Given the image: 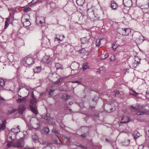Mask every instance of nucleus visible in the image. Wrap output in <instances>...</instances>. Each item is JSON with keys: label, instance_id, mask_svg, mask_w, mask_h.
<instances>
[{"label": "nucleus", "instance_id": "f257e3e1", "mask_svg": "<svg viewBox=\"0 0 149 149\" xmlns=\"http://www.w3.org/2000/svg\"><path fill=\"white\" fill-rule=\"evenodd\" d=\"M25 142L24 141V138L22 137L19 139V140L13 143L10 141H9L7 142V146L8 148H9L13 146L15 147L19 148L23 147L24 145Z\"/></svg>", "mask_w": 149, "mask_h": 149}, {"label": "nucleus", "instance_id": "f03ea898", "mask_svg": "<svg viewBox=\"0 0 149 149\" xmlns=\"http://www.w3.org/2000/svg\"><path fill=\"white\" fill-rule=\"evenodd\" d=\"M87 13L88 17L91 19H93L94 20H98L99 19L97 10L93 6H92L91 8L88 9Z\"/></svg>", "mask_w": 149, "mask_h": 149}, {"label": "nucleus", "instance_id": "7ed1b4c3", "mask_svg": "<svg viewBox=\"0 0 149 149\" xmlns=\"http://www.w3.org/2000/svg\"><path fill=\"white\" fill-rule=\"evenodd\" d=\"M137 107H135L133 106L131 107L130 109L134 111H137V114L138 115L143 114L144 113L149 114V111L148 112L146 113L144 112V108L145 106L144 105L140 106L139 105H136Z\"/></svg>", "mask_w": 149, "mask_h": 149}, {"label": "nucleus", "instance_id": "20e7f679", "mask_svg": "<svg viewBox=\"0 0 149 149\" xmlns=\"http://www.w3.org/2000/svg\"><path fill=\"white\" fill-rule=\"evenodd\" d=\"M23 61L24 62H25V65L26 67L32 64L34 62L33 58L30 57L25 58L23 60Z\"/></svg>", "mask_w": 149, "mask_h": 149}, {"label": "nucleus", "instance_id": "39448f33", "mask_svg": "<svg viewBox=\"0 0 149 149\" xmlns=\"http://www.w3.org/2000/svg\"><path fill=\"white\" fill-rule=\"evenodd\" d=\"M79 63L74 62L70 65V67L72 70H77L79 68Z\"/></svg>", "mask_w": 149, "mask_h": 149}, {"label": "nucleus", "instance_id": "423d86ee", "mask_svg": "<svg viewBox=\"0 0 149 149\" xmlns=\"http://www.w3.org/2000/svg\"><path fill=\"white\" fill-rule=\"evenodd\" d=\"M16 134H15L12 131H10L7 136V139L9 140L10 139L13 140L15 139L16 137Z\"/></svg>", "mask_w": 149, "mask_h": 149}, {"label": "nucleus", "instance_id": "0eeeda50", "mask_svg": "<svg viewBox=\"0 0 149 149\" xmlns=\"http://www.w3.org/2000/svg\"><path fill=\"white\" fill-rule=\"evenodd\" d=\"M26 108L24 105H19L18 107L17 110H18V113L20 114H23V113L25 110Z\"/></svg>", "mask_w": 149, "mask_h": 149}, {"label": "nucleus", "instance_id": "6e6552de", "mask_svg": "<svg viewBox=\"0 0 149 149\" xmlns=\"http://www.w3.org/2000/svg\"><path fill=\"white\" fill-rule=\"evenodd\" d=\"M31 97H32V99H31L30 100V105L33 106H35L36 104L37 101L33 94H32Z\"/></svg>", "mask_w": 149, "mask_h": 149}, {"label": "nucleus", "instance_id": "1a4fd4ad", "mask_svg": "<svg viewBox=\"0 0 149 149\" xmlns=\"http://www.w3.org/2000/svg\"><path fill=\"white\" fill-rule=\"evenodd\" d=\"M42 61L45 63L48 64L50 62L51 59L49 57L45 56L43 58Z\"/></svg>", "mask_w": 149, "mask_h": 149}, {"label": "nucleus", "instance_id": "9d476101", "mask_svg": "<svg viewBox=\"0 0 149 149\" xmlns=\"http://www.w3.org/2000/svg\"><path fill=\"white\" fill-rule=\"evenodd\" d=\"M35 123L33 125V127L34 128H38L40 126V122L38 119L35 118L34 120Z\"/></svg>", "mask_w": 149, "mask_h": 149}, {"label": "nucleus", "instance_id": "9b49d317", "mask_svg": "<svg viewBox=\"0 0 149 149\" xmlns=\"http://www.w3.org/2000/svg\"><path fill=\"white\" fill-rule=\"evenodd\" d=\"M123 3L124 5L127 7H129L132 3L131 0H123Z\"/></svg>", "mask_w": 149, "mask_h": 149}, {"label": "nucleus", "instance_id": "f8f14e48", "mask_svg": "<svg viewBox=\"0 0 149 149\" xmlns=\"http://www.w3.org/2000/svg\"><path fill=\"white\" fill-rule=\"evenodd\" d=\"M28 95V94L27 95L25 96V97H23V98H19V99H17L16 100L17 102V103H21V102H22V103H26V102L27 100H26V98H25Z\"/></svg>", "mask_w": 149, "mask_h": 149}, {"label": "nucleus", "instance_id": "ddd939ff", "mask_svg": "<svg viewBox=\"0 0 149 149\" xmlns=\"http://www.w3.org/2000/svg\"><path fill=\"white\" fill-rule=\"evenodd\" d=\"M10 131H12L15 134H17L20 132V129L19 128V126H17L16 128L11 129Z\"/></svg>", "mask_w": 149, "mask_h": 149}, {"label": "nucleus", "instance_id": "4468645a", "mask_svg": "<svg viewBox=\"0 0 149 149\" xmlns=\"http://www.w3.org/2000/svg\"><path fill=\"white\" fill-rule=\"evenodd\" d=\"M30 107L31 111L35 115H37L38 114V112L36 107L30 105Z\"/></svg>", "mask_w": 149, "mask_h": 149}, {"label": "nucleus", "instance_id": "2eb2a0df", "mask_svg": "<svg viewBox=\"0 0 149 149\" xmlns=\"http://www.w3.org/2000/svg\"><path fill=\"white\" fill-rule=\"evenodd\" d=\"M118 4L114 1H112L111 2V7L113 10L116 9L118 7Z\"/></svg>", "mask_w": 149, "mask_h": 149}, {"label": "nucleus", "instance_id": "dca6fc26", "mask_svg": "<svg viewBox=\"0 0 149 149\" xmlns=\"http://www.w3.org/2000/svg\"><path fill=\"white\" fill-rule=\"evenodd\" d=\"M80 41L81 43L82 44H85L89 42V40L87 38V37H83L80 38Z\"/></svg>", "mask_w": 149, "mask_h": 149}, {"label": "nucleus", "instance_id": "f3484780", "mask_svg": "<svg viewBox=\"0 0 149 149\" xmlns=\"http://www.w3.org/2000/svg\"><path fill=\"white\" fill-rule=\"evenodd\" d=\"M125 119L127 120L126 121L125 120L123 121H121L120 122V123H128L130 121V120L129 118L127 116H124L123 118H122L121 119V120H123V119Z\"/></svg>", "mask_w": 149, "mask_h": 149}, {"label": "nucleus", "instance_id": "a211bd4d", "mask_svg": "<svg viewBox=\"0 0 149 149\" xmlns=\"http://www.w3.org/2000/svg\"><path fill=\"white\" fill-rule=\"evenodd\" d=\"M133 136L134 139L136 140L140 136V134L137 131H135L134 133Z\"/></svg>", "mask_w": 149, "mask_h": 149}, {"label": "nucleus", "instance_id": "6ab92c4d", "mask_svg": "<svg viewBox=\"0 0 149 149\" xmlns=\"http://www.w3.org/2000/svg\"><path fill=\"white\" fill-rule=\"evenodd\" d=\"M6 121L4 120L2 123L0 125V131L3 130L6 127Z\"/></svg>", "mask_w": 149, "mask_h": 149}, {"label": "nucleus", "instance_id": "aec40b11", "mask_svg": "<svg viewBox=\"0 0 149 149\" xmlns=\"http://www.w3.org/2000/svg\"><path fill=\"white\" fill-rule=\"evenodd\" d=\"M28 17V15H24L22 17L21 20L23 24L24 22L29 20L27 18Z\"/></svg>", "mask_w": 149, "mask_h": 149}, {"label": "nucleus", "instance_id": "412c9836", "mask_svg": "<svg viewBox=\"0 0 149 149\" xmlns=\"http://www.w3.org/2000/svg\"><path fill=\"white\" fill-rule=\"evenodd\" d=\"M85 1V0H77L76 2L78 5L79 6H82Z\"/></svg>", "mask_w": 149, "mask_h": 149}, {"label": "nucleus", "instance_id": "4be33fe9", "mask_svg": "<svg viewBox=\"0 0 149 149\" xmlns=\"http://www.w3.org/2000/svg\"><path fill=\"white\" fill-rule=\"evenodd\" d=\"M55 67L57 70L58 69H63V68L62 65L59 63H56L55 64Z\"/></svg>", "mask_w": 149, "mask_h": 149}, {"label": "nucleus", "instance_id": "5701e85b", "mask_svg": "<svg viewBox=\"0 0 149 149\" xmlns=\"http://www.w3.org/2000/svg\"><path fill=\"white\" fill-rule=\"evenodd\" d=\"M124 35H127L129 34L130 32V29L129 28L123 29Z\"/></svg>", "mask_w": 149, "mask_h": 149}, {"label": "nucleus", "instance_id": "b1692460", "mask_svg": "<svg viewBox=\"0 0 149 149\" xmlns=\"http://www.w3.org/2000/svg\"><path fill=\"white\" fill-rule=\"evenodd\" d=\"M42 118H43V117ZM43 118L45 120H47L49 122L51 121L52 120L49 114H47Z\"/></svg>", "mask_w": 149, "mask_h": 149}, {"label": "nucleus", "instance_id": "393cba45", "mask_svg": "<svg viewBox=\"0 0 149 149\" xmlns=\"http://www.w3.org/2000/svg\"><path fill=\"white\" fill-rule=\"evenodd\" d=\"M41 67L40 66L36 67L34 69V72L36 73H38L41 70Z\"/></svg>", "mask_w": 149, "mask_h": 149}, {"label": "nucleus", "instance_id": "a878e982", "mask_svg": "<svg viewBox=\"0 0 149 149\" xmlns=\"http://www.w3.org/2000/svg\"><path fill=\"white\" fill-rule=\"evenodd\" d=\"M118 33L122 35H124V31L123 28H119L118 29Z\"/></svg>", "mask_w": 149, "mask_h": 149}, {"label": "nucleus", "instance_id": "bb28decb", "mask_svg": "<svg viewBox=\"0 0 149 149\" xmlns=\"http://www.w3.org/2000/svg\"><path fill=\"white\" fill-rule=\"evenodd\" d=\"M17 111V109H13L11 110H9L7 113L8 115H10L11 114L16 112Z\"/></svg>", "mask_w": 149, "mask_h": 149}, {"label": "nucleus", "instance_id": "cd10ccee", "mask_svg": "<svg viewBox=\"0 0 149 149\" xmlns=\"http://www.w3.org/2000/svg\"><path fill=\"white\" fill-rule=\"evenodd\" d=\"M59 38L56 37L55 39H56L58 40L61 41L63 40V38H65V36L63 35H60L59 36Z\"/></svg>", "mask_w": 149, "mask_h": 149}, {"label": "nucleus", "instance_id": "c85d7f7f", "mask_svg": "<svg viewBox=\"0 0 149 149\" xmlns=\"http://www.w3.org/2000/svg\"><path fill=\"white\" fill-rule=\"evenodd\" d=\"M23 24L24 26L26 27L29 26L31 24L29 20L24 22Z\"/></svg>", "mask_w": 149, "mask_h": 149}, {"label": "nucleus", "instance_id": "c756f323", "mask_svg": "<svg viewBox=\"0 0 149 149\" xmlns=\"http://www.w3.org/2000/svg\"><path fill=\"white\" fill-rule=\"evenodd\" d=\"M32 139L35 142H36L38 141V137L36 135H34L32 136Z\"/></svg>", "mask_w": 149, "mask_h": 149}, {"label": "nucleus", "instance_id": "7c9ffc66", "mask_svg": "<svg viewBox=\"0 0 149 149\" xmlns=\"http://www.w3.org/2000/svg\"><path fill=\"white\" fill-rule=\"evenodd\" d=\"M101 45V41L100 39H97L96 40L95 42V45L96 46L99 47Z\"/></svg>", "mask_w": 149, "mask_h": 149}, {"label": "nucleus", "instance_id": "2f4dec72", "mask_svg": "<svg viewBox=\"0 0 149 149\" xmlns=\"http://www.w3.org/2000/svg\"><path fill=\"white\" fill-rule=\"evenodd\" d=\"M42 131L43 132L45 133V134H48L49 132V128L47 127L44 128L43 129Z\"/></svg>", "mask_w": 149, "mask_h": 149}, {"label": "nucleus", "instance_id": "473e14b6", "mask_svg": "<svg viewBox=\"0 0 149 149\" xmlns=\"http://www.w3.org/2000/svg\"><path fill=\"white\" fill-rule=\"evenodd\" d=\"M140 59L137 56H135L134 58V62L136 63H137L139 64L140 63Z\"/></svg>", "mask_w": 149, "mask_h": 149}, {"label": "nucleus", "instance_id": "72a5a7b5", "mask_svg": "<svg viewBox=\"0 0 149 149\" xmlns=\"http://www.w3.org/2000/svg\"><path fill=\"white\" fill-rule=\"evenodd\" d=\"M144 40V38L142 36H140L139 38L137 39V41H139V42H143Z\"/></svg>", "mask_w": 149, "mask_h": 149}, {"label": "nucleus", "instance_id": "f704fd0d", "mask_svg": "<svg viewBox=\"0 0 149 149\" xmlns=\"http://www.w3.org/2000/svg\"><path fill=\"white\" fill-rule=\"evenodd\" d=\"M0 84L1 86L2 87H3L4 86L5 82L3 80L1 79L0 80Z\"/></svg>", "mask_w": 149, "mask_h": 149}, {"label": "nucleus", "instance_id": "c9c22d12", "mask_svg": "<svg viewBox=\"0 0 149 149\" xmlns=\"http://www.w3.org/2000/svg\"><path fill=\"white\" fill-rule=\"evenodd\" d=\"M9 21H8V20L5 21L4 29H6L8 26L9 25Z\"/></svg>", "mask_w": 149, "mask_h": 149}, {"label": "nucleus", "instance_id": "e433bc0d", "mask_svg": "<svg viewBox=\"0 0 149 149\" xmlns=\"http://www.w3.org/2000/svg\"><path fill=\"white\" fill-rule=\"evenodd\" d=\"M64 138L67 140L68 141L70 142H71L72 140L69 137H67L66 136H63Z\"/></svg>", "mask_w": 149, "mask_h": 149}, {"label": "nucleus", "instance_id": "4c0bfd02", "mask_svg": "<svg viewBox=\"0 0 149 149\" xmlns=\"http://www.w3.org/2000/svg\"><path fill=\"white\" fill-rule=\"evenodd\" d=\"M52 131L53 132L56 134H60L59 132L58 131L56 130V129L55 128H53L52 130Z\"/></svg>", "mask_w": 149, "mask_h": 149}, {"label": "nucleus", "instance_id": "58836bf2", "mask_svg": "<svg viewBox=\"0 0 149 149\" xmlns=\"http://www.w3.org/2000/svg\"><path fill=\"white\" fill-rule=\"evenodd\" d=\"M88 66L87 63H84L83 65V68L84 70H85L87 68Z\"/></svg>", "mask_w": 149, "mask_h": 149}, {"label": "nucleus", "instance_id": "ea45409f", "mask_svg": "<svg viewBox=\"0 0 149 149\" xmlns=\"http://www.w3.org/2000/svg\"><path fill=\"white\" fill-rule=\"evenodd\" d=\"M55 142L58 144H61V140L58 138L55 140Z\"/></svg>", "mask_w": 149, "mask_h": 149}, {"label": "nucleus", "instance_id": "a19ab883", "mask_svg": "<svg viewBox=\"0 0 149 149\" xmlns=\"http://www.w3.org/2000/svg\"><path fill=\"white\" fill-rule=\"evenodd\" d=\"M111 61H114L116 60L115 56L114 55H112L110 57Z\"/></svg>", "mask_w": 149, "mask_h": 149}, {"label": "nucleus", "instance_id": "79ce46f5", "mask_svg": "<svg viewBox=\"0 0 149 149\" xmlns=\"http://www.w3.org/2000/svg\"><path fill=\"white\" fill-rule=\"evenodd\" d=\"M31 10L30 8L29 7H27L24 8V11L25 12H27Z\"/></svg>", "mask_w": 149, "mask_h": 149}, {"label": "nucleus", "instance_id": "37998d69", "mask_svg": "<svg viewBox=\"0 0 149 149\" xmlns=\"http://www.w3.org/2000/svg\"><path fill=\"white\" fill-rule=\"evenodd\" d=\"M131 94H132V95H134L135 96H136L139 94V93H136V91H133L132 93H131Z\"/></svg>", "mask_w": 149, "mask_h": 149}, {"label": "nucleus", "instance_id": "c03bdc74", "mask_svg": "<svg viewBox=\"0 0 149 149\" xmlns=\"http://www.w3.org/2000/svg\"><path fill=\"white\" fill-rule=\"evenodd\" d=\"M54 90H50L49 92V94L50 95H52L53 94V93L54 92Z\"/></svg>", "mask_w": 149, "mask_h": 149}, {"label": "nucleus", "instance_id": "a18cd8bd", "mask_svg": "<svg viewBox=\"0 0 149 149\" xmlns=\"http://www.w3.org/2000/svg\"><path fill=\"white\" fill-rule=\"evenodd\" d=\"M139 64V63H137L136 62H134L133 63L132 65L134 67L136 68L137 65H138Z\"/></svg>", "mask_w": 149, "mask_h": 149}, {"label": "nucleus", "instance_id": "49530a36", "mask_svg": "<svg viewBox=\"0 0 149 149\" xmlns=\"http://www.w3.org/2000/svg\"><path fill=\"white\" fill-rule=\"evenodd\" d=\"M129 72V69L128 68H127L125 69H124L123 70V72L125 74L126 72Z\"/></svg>", "mask_w": 149, "mask_h": 149}, {"label": "nucleus", "instance_id": "de8ad7c7", "mask_svg": "<svg viewBox=\"0 0 149 149\" xmlns=\"http://www.w3.org/2000/svg\"><path fill=\"white\" fill-rule=\"evenodd\" d=\"M42 149H52L51 147L49 146H47L45 147H44Z\"/></svg>", "mask_w": 149, "mask_h": 149}, {"label": "nucleus", "instance_id": "09e8293b", "mask_svg": "<svg viewBox=\"0 0 149 149\" xmlns=\"http://www.w3.org/2000/svg\"><path fill=\"white\" fill-rule=\"evenodd\" d=\"M38 0H33L31 3L33 4H34L38 2Z\"/></svg>", "mask_w": 149, "mask_h": 149}, {"label": "nucleus", "instance_id": "8fccbe9b", "mask_svg": "<svg viewBox=\"0 0 149 149\" xmlns=\"http://www.w3.org/2000/svg\"><path fill=\"white\" fill-rule=\"evenodd\" d=\"M24 148V149H34L33 148H30L28 146H26Z\"/></svg>", "mask_w": 149, "mask_h": 149}, {"label": "nucleus", "instance_id": "3c124183", "mask_svg": "<svg viewBox=\"0 0 149 149\" xmlns=\"http://www.w3.org/2000/svg\"><path fill=\"white\" fill-rule=\"evenodd\" d=\"M117 47V45H116L115 44L113 45L112 46V48L113 49L115 50Z\"/></svg>", "mask_w": 149, "mask_h": 149}, {"label": "nucleus", "instance_id": "603ef678", "mask_svg": "<svg viewBox=\"0 0 149 149\" xmlns=\"http://www.w3.org/2000/svg\"><path fill=\"white\" fill-rule=\"evenodd\" d=\"M104 56L103 54L102 55L101 58L102 59H105V58H107V56H108V54H107L106 55V57H104V56Z\"/></svg>", "mask_w": 149, "mask_h": 149}, {"label": "nucleus", "instance_id": "864d4df0", "mask_svg": "<svg viewBox=\"0 0 149 149\" xmlns=\"http://www.w3.org/2000/svg\"><path fill=\"white\" fill-rule=\"evenodd\" d=\"M62 80L61 79H59L57 81L55 82V84H56L61 81V80Z\"/></svg>", "mask_w": 149, "mask_h": 149}, {"label": "nucleus", "instance_id": "5fc2aeb1", "mask_svg": "<svg viewBox=\"0 0 149 149\" xmlns=\"http://www.w3.org/2000/svg\"><path fill=\"white\" fill-rule=\"evenodd\" d=\"M114 92L116 93V94H119L120 92L118 91L115 90L114 91Z\"/></svg>", "mask_w": 149, "mask_h": 149}, {"label": "nucleus", "instance_id": "6e6d98bb", "mask_svg": "<svg viewBox=\"0 0 149 149\" xmlns=\"http://www.w3.org/2000/svg\"><path fill=\"white\" fill-rule=\"evenodd\" d=\"M79 146L81 147V148H83L84 149H86V147H85V146H84L82 145H79Z\"/></svg>", "mask_w": 149, "mask_h": 149}, {"label": "nucleus", "instance_id": "4d7b16f0", "mask_svg": "<svg viewBox=\"0 0 149 149\" xmlns=\"http://www.w3.org/2000/svg\"><path fill=\"white\" fill-rule=\"evenodd\" d=\"M143 146L142 145H140L139 146L138 149H140V148L143 149Z\"/></svg>", "mask_w": 149, "mask_h": 149}, {"label": "nucleus", "instance_id": "13d9d810", "mask_svg": "<svg viewBox=\"0 0 149 149\" xmlns=\"http://www.w3.org/2000/svg\"><path fill=\"white\" fill-rule=\"evenodd\" d=\"M85 136H86L85 134H81V136L83 138H85Z\"/></svg>", "mask_w": 149, "mask_h": 149}, {"label": "nucleus", "instance_id": "bf43d9fd", "mask_svg": "<svg viewBox=\"0 0 149 149\" xmlns=\"http://www.w3.org/2000/svg\"><path fill=\"white\" fill-rule=\"evenodd\" d=\"M74 83H80V81H75L74 82Z\"/></svg>", "mask_w": 149, "mask_h": 149}, {"label": "nucleus", "instance_id": "052dcab7", "mask_svg": "<svg viewBox=\"0 0 149 149\" xmlns=\"http://www.w3.org/2000/svg\"><path fill=\"white\" fill-rule=\"evenodd\" d=\"M22 87H19L18 88V93H19V91L20 90V89L22 88Z\"/></svg>", "mask_w": 149, "mask_h": 149}, {"label": "nucleus", "instance_id": "680f3d73", "mask_svg": "<svg viewBox=\"0 0 149 149\" xmlns=\"http://www.w3.org/2000/svg\"><path fill=\"white\" fill-rule=\"evenodd\" d=\"M0 99L1 100H4V99L0 95Z\"/></svg>", "mask_w": 149, "mask_h": 149}, {"label": "nucleus", "instance_id": "e2e57ef3", "mask_svg": "<svg viewBox=\"0 0 149 149\" xmlns=\"http://www.w3.org/2000/svg\"><path fill=\"white\" fill-rule=\"evenodd\" d=\"M146 95H149V91H146Z\"/></svg>", "mask_w": 149, "mask_h": 149}, {"label": "nucleus", "instance_id": "0e129e2a", "mask_svg": "<svg viewBox=\"0 0 149 149\" xmlns=\"http://www.w3.org/2000/svg\"><path fill=\"white\" fill-rule=\"evenodd\" d=\"M72 104V102H69V104H70V105Z\"/></svg>", "mask_w": 149, "mask_h": 149}, {"label": "nucleus", "instance_id": "69168bd1", "mask_svg": "<svg viewBox=\"0 0 149 149\" xmlns=\"http://www.w3.org/2000/svg\"><path fill=\"white\" fill-rule=\"evenodd\" d=\"M40 24H42V22L41 21H40Z\"/></svg>", "mask_w": 149, "mask_h": 149}, {"label": "nucleus", "instance_id": "338daca9", "mask_svg": "<svg viewBox=\"0 0 149 149\" xmlns=\"http://www.w3.org/2000/svg\"><path fill=\"white\" fill-rule=\"evenodd\" d=\"M109 141V140L108 139H106V141Z\"/></svg>", "mask_w": 149, "mask_h": 149}, {"label": "nucleus", "instance_id": "774afa93", "mask_svg": "<svg viewBox=\"0 0 149 149\" xmlns=\"http://www.w3.org/2000/svg\"><path fill=\"white\" fill-rule=\"evenodd\" d=\"M18 96H19V97H22V96H21V95H19V94H18Z\"/></svg>", "mask_w": 149, "mask_h": 149}]
</instances>
